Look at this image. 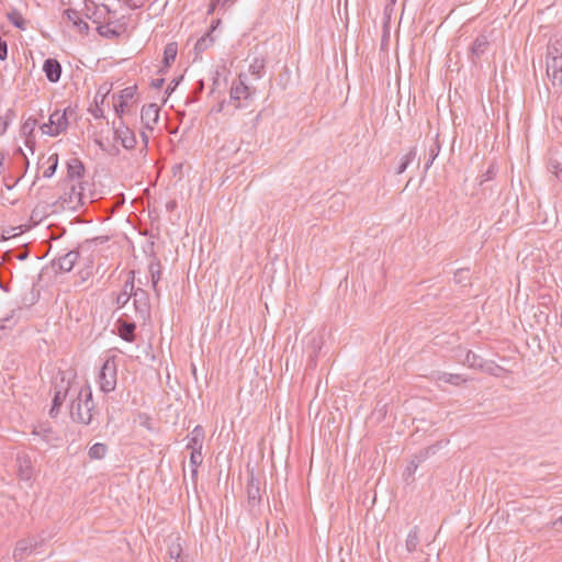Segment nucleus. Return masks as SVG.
I'll return each instance as SVG.
<instances>
[{"instance_id":"obj_50","label":"nucleus","mask_w":562,"mask_h":562,"mask_svg":"<svg viewBox=\"0 0 562 562\" xmlns=\"http://www.w3.org/2000/svg\"><path fill=\"white\" fill-rule=\"evenodd\" d=\"M417 467L418 464L415 462V460H412V462L406 468L407 476L412 475L416 471Z\"/></svg>"},{"instance_id":"obj_31","label":"nucleus","mask_w":562,"mask_h":562,"mask_svg":"<svg viewBox=\"0 0 562 562\" xmlns=\"http://www.w3.org/2000/svg\"><path fill=\"white\" fill-rule=\"evenodd\" d=\"M213 43V37L207 33L205 35H203L202 37H200L195 45H194V50L196 54H201L203 53L205 49H207Z\"/></svg>"},{"instance_id":"obj_35","label":"nucleus","mask_w":562,"mask_h":562,"mask_svg":"<svg viewBox=\"0 0 562 562\" xmlns=\"http://www.w3.org/2000/svg\"><path fill=\"white\" fill-rule=\"evenodd\" d=\"M130 274H131V278H128L125 281L121 292L123 293V295L130 296L132 299L136 291L135 285H134V271H131Z\"/></svg>"},{"instance_id":"obj_37","label":"nucleus","mask_w":562,"mask_h":562,"mask_svg":"<svg viewBox=\"0 0 562 562\" xmlns=\"http://www.w3.org/2000/svg\"><path fill=\"white\" fill-rule=\"evenodd\" d=\"M48 161L50 162V165L44 170V173H43V176L45 178H50L56 172V169H57V166H58V156H57V154L50 155L49 158H48Z\"/></svg>"},{"instance_id":"obj_22","label":"nucleus","mask_w":562,"mask_h":562,"mask_svg":"<svg viewBox=\"0 0 562 562\" xmlns=\"http://www.w3.org/2000/svg\"><path fill=\"white\" fill-rule=\"evenodd\" d=\"M37 126V120L33 117H29L25 120L21 126V133L25 136V144L26 146L30 145L33 137V132L35 127Z\"/></svg>"},{"instance_id":"obj_47","label":"nucleus","mask_w":562,"mask_h":562,"mask_svg":"<svg viewBox=\"0 0 562 562\" xmlns=\"http://www.w3.org/2000/svg\"><path fill=\"white\" fill-rule=\"evenodd\" d=\"M260 501H261V495L260 494H258V495H256V494H252V495L248 494V503H249V505L254 506L256 504H259Z\"/></svg>"},{"instance_id":"obj_32","label":"nucleus","mask_w":562,"mask_h":562,"mask_svg":"<svg viewBox=\"0 0 562 562\" xmlns=\"http://www.w3.org/2000/svg\"><path fill=\"white\" fill-rule=\"evenodd\" d=\"M463 363L474 369H481L483 367L482 358L472 351L467 352Z\"/></svg>"},{"instance_id":"obj_51","label":"nucleus","mask_w":562,"mask_h":562,"mask_svg":"<svg viewBox=\"0 0 562 562\" xmlns=\"http://www.w3.org/2000/svg\"><path fill=\"white\" fill-rule=\"evenodd\" d=\"M494 176H495V168H494V166H491L487 169V171L485 172V175L483 176L484 177L483 181H487V180L492 179Z\"/></svg>"},{"instance_id":"obj_9","label":"nucleus","mask_w":562,"mask_h":562,"mask_svg":"<svg viewBox=\"0 0 562 562\" xmlns=\"http://www.w3.org/2000/svg\"><path fill=\"white\" fill-rule=\"evenodd\" d=\"M79 257L80 254L78 250H70L53 260L52 266L59 272H69L72 270Z\"/></svg>"},{"instance_id":"obj_27","label":"nucleus","mask_w":562,"mask_h":562,"mask_svg":"<svg viewBox=\"0 0 562 562\" xmlns=\"http://www.w3.org/2000/svg\"><path fill=\"white\" fill-rule=\"evenodd\" d=\"M178 47L176 43H169L165 46L164 49V63L168 67L170 66L177 57Z\"/></svg>"},{"instance_id":"obj_48","label":"nucleus","mask_w":562,"mask_h":562,"mask_svg":"<svg viewBox=\"0 0 562 562\" xmlns=\"http://www.w3.org/2000/svg\"><path fill=\"white\" fill-rule=\"evenodd\" d=\"M228 2H231V0H212L209 12L213 11L220 4L225 7Z\"/></svg>"},{"instance_id":"obj_53","label":"nucleus","mask_w":562,"mask_h":562,"mask_svg":"<svg viewBox=\"0 0 562 562\" xmlns=\"http://www.w3.org/2000/svg\"><path fill=\"white\" fill-rule=\"evenodd\" d=\"M165 80L162 78H158L151 81V86L155 89H160L164 86Z\"/></svg>"},{"instance_id":"obj_25","label":"nucleus","mask_w":562,"mask_h":562,"mask_svg":"<svg viewBox=\"0 0 562 562\" xmlns=\"http://www.w3.org/2000/svg\"><path fill=\"white\" fill-rule=\"evenodd\" d=\"M106 452H108L106 445H104L102 442H97L90 447V449L88 451V456L92 460H100V459L104 458Z\"/></svg>"},{"instance_id":"obj_61","label":"nucleus","mask_w":562,"mask_h":562,"mask_svg":"<svg viewBox=\"0 0 562 562\" xmlns=\"http://www.w3.org/2000/svg\"><path fill=\"white\" fill-rule=\"evenodd\" d=\"M223 110V102L217 105L216 112H221Z\"/></svg>"},{"instance_id":"obj_43","label":"nucleus","mask_w":562,"mask_h":562,"mask_svg":"<svg viewBox=\"0 0 562 562\" xmlns=\"http://www.w3.org/2000/svg\"><path fill=\"white\" fill-rule=\"evenodd\" d=\"M312 346H313V355L311 356V359H310V366L315 367L316 366V361H315L316 352H317V350L321 349V344L316 338H313Z\"/></svg>"},{"instance_id":"obj_62","label":"nucleus","mask_w":562,"mask_h":562,"mask_svg":"<svg viewBox=\"0 0 562 562\" xmlns=\"http://www.w3.org/2000/svg\"><path fill=\"white\" fill-rule=\"evenodd\" d=\"M557 525H562V516L559 518V520H557V521L554 522V526H557Z\"/></svg>"},{"instance_id":"obj_54","label":"nucleus","mask_w":562,"mask_h":562,"mask_svg":"<svg viewBox=\"0 0 562 562\" xmlns=\"http://www.w3.org/2000/svg\"><path fill=\"white\" fill-rule=\"evenodd\" d=\"M218 72L215 74V76L213 77V87H212V90L211 92H214L216 87L220 85V79H218Z\"/></svg>"},{"instance_id":"obj_4","label":"nucleus","mask_w":562,"mask_h":562,"mask_svg":"<svg viewBox=\"0 0 562 562\" xmlns=\"http://www.w3.org/2000/svg\"><path fill=\"white\" fill-rule=\"evenodd\" d=\"M68 127V119H67V109L60 112L59 110H55L48 119L47 123H44L40 126V130L43 134L55 137L60 133L65 132Z\"/></svg>"},{"instance_id":"obj_13","label":"nucleus","mask_w":562,"mask_h":562,"mask_svg":"<svg viewBox=\"0 0 562 562\" xmlns=\"http://www.w3.org/2000/svg\"><path fill=\"white\" fill-rule=\"evenodd\" d=\"M43 71L45 72L47 80L55 83L60 79L61 65L57 59L47 58L44 61Z\"/></svg>"},{"instance_id":"obj_42","label":"nucleus","mask_w":562,"mask_h":562,"mask_svg":"<svg viewBox=\"0 0 562 562\" xmlns=\"http://www.w3.org/2000/svg\"><path fill=\"white\" fill-rule=\"evenodd\" d=\"M246 492H260V481L254 477L252 472L250 473Z\"/></svg>"},{"instance_id":"obj_3","label":"nucleus","mask_w":562,"mask_h":562,"mask_svg":"<svg viewBox=\"0 0 562 562\" xmlns=\"http://www.w3.org/2000/svg\"><path fill=\"white\" fill-rule=\"evenodd\" d=\"M98 384L103 393H110L116 387V363L114 358L104 361L98 374Z\"/></svg>"},{"instance_id":"obj_59","label":"nucleus","mask_w":562,"mask_h":562,"mask_svg":"<svg viewBox=\"0 0 562 562\" xmlns=\"http://www.w3.org/2000/svg\"><path fill=\"white\" fill-rule=\"evenodd\" d=\"M429 452L435 453V447H430L426 450V454H428Z\"/></svg>"},{"instance_id":"obj_23","label":"nucleus","mask_w":562,"mask_h":562,"mask_svg":"<svg viewBox=\"0 0 562 562\" xmlns=\"http://www.w3.org/2000/svg\"><path fill=\"white\" fill-rule=\"evenodd\" d=\"M8 21L14 25L16 29L24 31L26 29V20L23 18V15L15 9L9 11L7 13Z\"/></svg>"},{"instance_id":"obj_15","label":"nucleus","mask_w":562,"mask_h":562,"mask_svg":"<svg viewBox=\"0 0 562 562\" xmlns=\"http://www.w3.org/2000/svg\"><path fill=\"white\" fill-rule=\"evenodd\" d=\"M135 329H136V323L135 322H128L123 319V316H121L117 321V330L119 335L122 339H124L127 342H132L135 340Z\"/></svg>"},{"instance_id":"obj_40","label":"nucleus","mask_w":562,"mask_h":562,"mask_svg":"<svg viewBox=\"0 0 562 562\" xmlns=\"http://www.w3.org/2000/svg\"><path fill=\"white\" fill-rule=\"evenodd\" d=\"M12 117H13L12 110H9L5 115L0 116V136L7 132L8 126L10 125V123L12 121Z\"/></svg>"},{"instance_id":"obj_6","label":"nucleus","mask_w":562,"mask_h":562,"mask_svg":"<svg viewBox=\"0 0 562 562\" xmlns=\"http://www.w3.org/2000/svg\"><path fill=\"white\" fill-rule=\"evenodd\" d=\"M32 435L34 436V440L44 442L47 446H56L60 440L58 434L48 423H41L34 426Z\"/></svg>"},{"instance_id":"obj_39","label":"nucleus","mask_w":562,"mask_h":562,"mask_svg":"<svg viewBox=\"0 0 562 562\" xmlns=\"http://www.w3.org/2000/svg\"><path fill=\"white\" fill-rule=\"evenodd\" d=\"M15 324L14 316L9 315L0 321V338L5 335V330L12 328Z\"/></svg>"},{"instance_id":"obj_33","label":"nucleus","mask_w":562,"mask_h":562,"mask_svg":"<svg viewBox=\"0 0 562 562\" xmlns=\"http://www.w3.org/2000/svg\"><path fill=\"white\" fill-rule=\"evenodd\" d=\"M203 462L202 450H191L190 464L192 467V473H196L198 467Z\"/></svg>"},{"instance_id":"obj_11","label":"nucleus","mask_w":562,"mask_h":562,"mask_svg":"<svg viewBox=\"0 0 562 562\" xmlns=\"http://www.w3.org/2000/svg\"><path fill=\"white\" fill-rule=\"evenodd\" d=\"M547 76L553 87H562V59H547Z\"/></svg>"},{"instance_id":"obj_10","label":"nucleus","mask_w":562,"mask_h":562,"mask_svg":"<svg viewBox=\"0 0 562 562\" xmlns=\"http://www.w3.org/2000/svg\"><path fill=\"white\" fill-rule=\"evenodd\" d=\"M38 546V542L35 538H26L18 541L14 551L13 559L15 561H21L27 555L32 554Z\"/></svg>"},{"instance_id":"obj_29","label":"nucleus","mask_w":562,"mask_h":562,"mask_svg":"<svg viewBox=\"0 0 562 562\" xmlns=\"http://www.w3.org/2000/svg\"><path fill=\"white\" fill-rule=\"evenodd\" d=\"M437 380L452 385H460L461 383L465 382V379H463L462 375L447 372L438 373Z\"/></svg>"},{"instance_id":"obj_17","label":"nucleus","mask_w":562,"mask_h":562,"mask_svg":"<svg viewBox=\"0 0 562 562\" xmlns=\"http://www.w3.org/2000/svg\"><path fill=\"white\" fill-rule=\"evenodd\" d=\"M204 440V430L201 426H195L188 435L187 448L190 450H202Z\"/></svg>"},{"instance_id":"obj_60","label":"nucleus","mask_w":562,"mask_h":562,"mask_svg":"<svg viewBox=\"0 0 562 562\" xmlns=\"http://www.w3.org/2000/svg\"><path fill=\"white\" fill-rule=\"evenodd\" d=\"M173 89H175V86H173L172 83H170V85L168 86L167 91L170 93Z\"/></svg>"},{"instance_id":"obj_30","label":"nucleus","mask_w":562,"mask_h":562,"mask_svg":"<svg viewBox=\"0 0 562 562\" xmlns=\"http://www.w3.org/2000/svg\"><path fill=\"white\" fill-rule=\"evenodd\" d=\"M562 59V42L554 41L548 45L547 59Z\"/></svg>"},{"instance_id":"obj_24","label":"nucleus","mask_w":562,"mask_h":562,"mask_svg":"<svg viewBox=\"0 0 562 562\" xmlns=\"http://www.w3.org/2000/svg\"><path fill=\"white\" fill-rule=\"evenodd\" d=\"M148 269H149V273H150V277H151L153 289L156 292V294L159 295V292H158V289H157V284H158L159 280H160V276H161V270H160L159 261L153 260L149 263Z\"/></svg>"},{"instance_id":"obj_12","label":"nucleus","mask_w":562,"mask_h":562,"mask_svg":"<svg viewBox=\"0 0 562 562\" xmlns=\"http://www.w3.org/2000/svg\"><path fill=\"white\" fill-rule=\"evenodd\" d=\"M115 138L119 139L122 146L126 149H133L136 145L134 133L123 123L115 128Z\"/></svg>"},{"instance_id":"obj_56","label":"nucleus","mask_w":562,"mask_h":562,"mask_svg":"<svg viewBox=\"0 0 562 562\" xmlns=\"http://www.w3.org/2000/svg\"><path fill=\"white\" fill-rule=\"evenodd\" d=\"M203 87H204V83L202 80H200L198 82V87H196V93L201 92L203 90Z\"/></svg>"},{"instance_id":"obj_20","label":"nucleus","mask_w":562,"mask_h":562,"mask_svg":"<svg viewBox=\"0 0 562 562\" xmlns=\"http://www.w3.org/2000/svg\"><path fill=\"white\" fill-rule=\"evenodd\" d=\"M266 63L261 57H254L248 67V75L259 80L265 75Z\"/></svg>"},{"instance_id":"obj_5","label":"nucleus","mask_w":562,"mask_h":562,"mask_svg":"<svg viewBox=\"0 0 562 562\" xmlns=\"http://www.w3.org/2000/svg\"><path fill=\"white\" fill-rule=\"evenodd\" d=\"M132 299L136 319L145 322L150 316L148 293L145 290L137 288Z\"/></svg>"},{"instance_id":"obj_58","label":"nucleus","mask_w":562,"mask_h":562,"mask_svg":"<svg viewBox=\"0 0 562 562\" xmlns=\"http://www.w3.org/2000/svg\"><path fill=\"white\" fill-rule=\"evenodd\" d=\"M114 108H115V111H116L117 114L122 113L123 109H124V106H119V103L115 104Z\"/></svg>"},{"instance_id":"obj_57","label":"nucleus","mask_w":562,"mask_h":562,"mask_svg":"<svg viewBox=\"0 0 562 562\" xmlns=\"http://www.w3.org/2000/svg\"><path fill=\"white\" fill-rule=\"evenodd\" d=\"M27 257V252H21L16 256L19 260H24Z\"/></svg>"},{"instance_id":"obj_49","label":"nucleus","mask_w":562,"mask_h":562,"mask_svg":"<svg viewBox=\"0 0 562 562\" xmlns=\"http://www.w3.org/2000/svg\"><path fill=\"white\" fill-rule=\"evenodd\" d=\"M553 173L562 182V166L561 165H552Z\"/></svg>"},{"instance_id":"obj_34","label":"nucleus","mask_w":562,"mask_h":562,"mask_svg":"<svg viewBox=\"0 0 562 562\" xmlns=\"http://www.w3.org/2000/svg\"><path fill=\"white\" fill-rule=\"evenodd\" d=\"M97 30L98 33L105 38H114L120 35V33L116 30L112 29L110 24H101L98 26Z\"/></svg>"},{"instance_id":"obj_14","label":"nucleus","mask_w":562,"mask_h":562,"mask_svg":"<svg viewBox=\"0 0 562 562\" xmlns=\"http://www.w3.org/2000/svg\"><path fill=\"white\" fill-rule=\"evenodd\" d=\"M490 46V43H488V40L485 35L481 34L479 35L471 48H470V59L472 60V63H476L477 59L481 58V56L487 50Z\"/></svg>"},{"instance_id":"obj_21","label":"nucleus","mask_w":562,"mask_h":562,"mask_svg":"<svg viewBox=\"0 0 562 562\" xmlns=\"http://www.w3.org/2000/svg\"><path fill=\"white\" fill-rule=\"evenodd\" d=\"M85 172L83 164L78 158H71L67 162V176L70 179H79Z\"/></svg>"},{"instance_id":"obj_64","label":"nucleus","mask_w":562,"mask_h":562,"mask_svg":"<svg viewBox=\"0 0 562 562\" xmlns=\"http://www.w3.org/2000/svg\"><path fill=\"white\" fill-rule=\"evenodd\" d=\"M171 83L176 87L178 85L177 80H172Z\"/></svg>"},{"instance_id":"obj_45","label":"nucleus","mask_w":562,"mask_h":562,"mask_svg":"<svg viewBox=\"0 0 562 562\" xmlns=\"http://www.w3.org/2000/svg\"><path fill=\"white\" fill-rule=\"evenodd\" d=\"M8 57V44L0 37V60H5Z\"/></svg>"},{"instance_id":"obj_19","label":"nucleus","mask_w":562,"mask_h":562,"mask_svg":"<svg viewBox=\"0 0 562 562\" xmlns=\"http://www.w3.org/2000/svg\"><path fill=\"white\" fill-rule=\"evenodd\" d=\"M167 562H189L186 557H182V547L179 538L169 544Z\"/></svg>"},{"instance_id":"obj_41","label":"nucleus","mask_w":562,"mask_h":562,"mask_svg":"<svg viewBox=\"0 0 562 562\" xmlns=\"http://www.w3.org/2000/svg\"><path fill=\"white\" fill-rule=\"evenodd\" d=\"M438 153H439V145L438 144H432V146L429 148V159L428 161L425 164V169H429L430 166L432 165L434 160L436 159V157L438 156Z\"/></svg>"},{"instance_id":"obj_16","label":"nucleus","mask_w":562,"mask_h":562,"mask_svg":"<svg viewBox=\"0 0 562 562\" xmlns=\"http://www.w3.org/2000/svg\"><path fill=\"white\" fill-rule=\"evenodd\" d=\"M66 19L71 22V24L80 32L81 34H88L89 24L81 19L80 12L75 9H67L64 12Z\"/></svg>"},{"instance_id":"obj_2","label":"nucleus","mask_w":562,"mask_h":562,"mask_svg":"<svg viewBox=\"0 0 562 562\" xmlns=\"http://www.w3.org/2000/svg\"><path fill=\"white\" fill-rule=\"evenodd\" d=\"M69 390L70 381L66 379L65 372L59 371L54 381V397L49 409L50 417L55 418L58 415L59 408L65 402Z\"/></svg>"},{"instance_id":"obj_38","label":"nucleus","mask_w":562,"mask_h":562,"mask_svg":"<svg viewBox=\"0 0 562 562\" xmlns=\"http://www.w3.org/2000/svg\"><path fill=\"white\" fill-rule=\"evenodd\" d=\"M453 279H454L456 283L467 285L470 282L469 270L468 269H459L454 273Z\"/></svg>"},{"instance_id":"obj_63","label":"nucleus","mask_w":562,"mask_h":562,"mask_svg":"<svg viewBox=\"0 0 562 562\" xmlns=\"http://www.w3.org/2000/svg\"><path fill=\"white\" fill-rule=\"evenodd\" d=\"M375 498H376V494H373V497L371 499V505H373L375 503Z\"/></svg>"},{"instance_id":"obj_1","label":"nucleus","mask_w":562,"mask_h":562,"mask_svg":"<svg viewBox=\"0 0 562 562\" xmlns=\"http://www.w3.org/2000/svg\"><path fill=\"white\" fill-rule=\"evenodd\" d=\"M94 412V402L90 386H82L70 404V416L74 422L90 425Z\"/></svg>"},{"instance_id":"obj_52","label":"nucleus","mask_w":562,"mask_h":562,"mask_svg":"<svg viewBox=\"0 0 562 562\" xmlns=\"http://www.w3.org/2000/svg\"><path fill=\"white\" fill-rule=\"evenodd\" d=\"M91 113L95 119H100L103 116V110L98 104L94 109L91 110Z\"/></svg>"},{"instance_id":"obj_7","label":"nucleus","mask_w":562,"mask_h":562,"mask_svg":"<svg viewBox=\"0 0 562 562\" xmlns=\"http://www.w3.org/2000/svg\"><path fill=\"white\" fill-rule=\"evenodd\" d=\"M248 75L240 74L237 82L231 88V99L234 101L247 100L255 92L248 83Z\"/></svg>"},{"instance_id":"obj_18","label":"nucleus","mask_w":562,"mask_h":562,"mask_svg":"<svg viewBox=\"0 0 562 562\" xmlns=\"http://www.w3.org/2000/svg\"><path fill=\"white\" fill-rule=\"evenodd\" d=\"M19 476L23 481H30L33 475L32 462L29 456L22 454L16 458Z\"/></svg>"},{"instance_id":"obj_46","label":"nucleus","mask_w":562,"mask_h":562,"mask_svg":"<svg viewBox=\"0 0 562 562\" xmlns=\"http://www.w3.org/2000/svg\"><path fill=\"white\" fill-rule=\"evenodd\" d=\"M147 0H125V3L131 9H138L142 8Z\"/></svg>"},{"instance_id":"obj_44","label":"nucleus","mask_w":562,"mask_h":562,"mask_svg":"<svg viewBox=\"0 0 562 562\" xmlns=\"http://www.w3.org/2000/svg\"><path fill=\"white\" fill-rule=\"evenodd\" d=\"M131 300L130 296L123 295L122 292H120L116 296L115 303L119 308L125 307L128 301Z\"/></svg>"},{"instance_id":"obj_36","label":"nucleus","mask_w":562,"mask_h":562,"mask_svg":"<svg viewBox=\"0 0 562 562\" xmlns=\"http://www.w3.org/2000/svg\"><path fill=\"white\" fill-rule=\"evenodd\" d=\"M136 87H127L122 90L119 106H125L126 102L134 98Z\"/></svg>"},{"instance_id":"obj_8","label":"nucleus","mask_w":562,"mask_h":562,"mask_svg":"<svg viewBox=\"0 0 562 562\" xmlns=\"http://www.w3.org/2000/svg\"><path fill=\"white\" fill-rule=\"evenodd\" d=\"M159 108L155 103L144 105L140 112L142 124L145 130L153 132L159 121Z\"/></svg>"},{"instance_id":"obj_28","label":"nucleus","mask_w":562,"mask_h":562,"mask_svg":"<svg viewBox=\"0 0 562 562\" xmlns=\"http://www.w3.org/2000/svg\"><path fill=\"white\" fill-rule=\"evenodd\" d=\"M416 147L411 148L408 153L402 158V161L397 167L396 173H403L407 169V167L416 159Z\"/></svg>"},{"instance_id":"obj_26","label":"nucleus","mask_w":562,"mask_h":562,"mask_svg":"<svg viewBox=\"0 0 562 562\" xmlns=\"http://www.w3.org/2000/svg\"><path fill=\"white\" fill-rule=\"evenodd\" d=\"M419 543L418 528L414 527L407 535L405 547L408 552L417 550Z\"/></svg>"},{"instance_id":"obj_55","label":"nucleus","mask_w":562,"mask_h":562,"mask_svg":"<svg viewBox=\"0 0 562 562\" xmlns=\"http://www.w3.org/2000/svg\"><path fill=\"white\" fill-rule=\"evenodd\" d=\"M140 135H142V140L146 147L148 144L149 136L147 135V133L145 131H142Z\"/></svg>"}]
</instances>
